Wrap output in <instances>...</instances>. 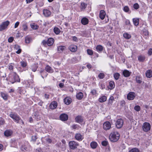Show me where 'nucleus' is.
Instances as JSON below:
<instances>
[{
  "label": "nucleus",
  "instance_id": "52",
  "mask_svg": "<svg viewBox=\"0 0 152 152\" xmlns=\"http://www.w3.org/2000/svg\"><path fill=\"white\" fill-rule=\"evenodd\" d=\"M4 119L1 118H0V126L3 125L4 123Z\"/></svg>",
  "mask_w": 152,
  "mask_h": 152
},
{
  "label": "nucleus",
  "instance_id": "53",
  "mask_svg": "<svg viewBox=\"0 0 152 152\" xmlns=\"http://www.w3.org/2000/svg\"><path fill=\"white\" fill-rule=\"evenodd\" d=\"M23 30L24 31H26L27 29V28H28V27H27V25L26 24L23 25Z\"/></svg>",
  "mask_w": 152,
  "mask_h": 152
},
{
  "label": "nucleus",
  "instance_id": "57",
  "mask_svg": "<svg viewBox=\"0 0 152 152\" xmlns=\"http://www.w3.org/2000/svg\"><path fill=\"white\" fill-rule=\"evenodd\" d=\"M13 40V38L12 37H10L8 39V42H12Z\"/></svg>",
  "mask_w": 152,
  "mask_h": 152
},
{
  "label": "nucleus",
  "instance_id": "18",
  "mask_svg": "<svg viewBox=\"0 0 152 152\" xmlns=\"http://www.w3.org/2000/svg\"><path fill=\"white\" fill-rule=\"evenodd\" d=\"M64 102L66 105H69L71 102V99L68 97H66L64 99Z\"/></svg>",
  "mask_w": 152,
  "mask_h": 152
},
{
  "label": "nucleus",
  "instance_id": "8",
  "mask_svg": "<svg viewBox=\"0 0 152 152\" xmlns=\"http://www.w3.org/2000/svg\"><path fill=\"white\" fill-rule=\"evenodd\" d=\"M136 96L134 92H129L127 95V99L129 100H133Z\"/></svg>",
  "mask_w": 152,
  "mask_h": 152
},
{
  "label": "nucleus",
  "instance_id": "39",
  "mask_svg": "<svg viewBox=\"0 0 152 152\" xmlns=\"http://www.w3.org/2000/svg\"><path fill=\"white\" fill-rule=\"evenodd\" d=\"M120 75L119 73H115L114 75V77L115 79L116 80H118L119 78Z\"/></svg>",
  "mask_w": 152,
  "mask_h": 152
},
{
  "label": "nucleus",
  "instance_id": "51",
  "mask_svg": "<svg viewBox=\"0 0 152 152\" xmlns=\"http://www.w3.org/2000/svg\"><path fill=\"white\" fill-rule=\"evenodd\" d=\"M31 39L30 38L26 37L25 38V42L26 43H29L30 42Z\"/></svg>",
  "mask_w": 152,
  "mask_h": 152
},
{
  "label": "nucleus",
  "instance_id": "49",
  "mask_svg": "<svg viewBox=\"0 0 152 152\" xmlns=\"http://www.w3.org/2000/svg\"><path fill=\"white\" fill-rule=\"evenodd\" d=\"M72 128L73 129H78L79 126L77 124H74L72 126Z\"/></svg>",
  "mask_w": 152,
  "mask_h": 152
},
{
  "label": "nucleus",
  "instance_id": "7",
  "mask_svg": "<svg viewBox=\"0 0 152 152\" xmlns=\"http://www.w3.org/2000/svg\"><path fill=\"white\" fill-rule=\"evenodd\" d=\"M9 23L10 22L8 20L2 23L0 25V31H2L6 28Z\"/></svg>",
  "mask_w": 152,
  "mask_h": 152
},
{
  "label": "nucleus",
  "instance_id": "42",
  "mask_svg": "<svg viewBox=\"0 0 152 152\" xmlns=\"http://www.w3.org/2000/svg\"><path fill=\"white\" fill-rule=\"evenodd\" d=\"M31 28L33 29H37L39 27V26L35 24H33L31 25Z\"/></svg>",
  "mask_w": 152,
  "mask_h": 152
},
{
  "label": "nucleus",
  "instance_id": "28",
  "mask_svg": "<svg viewBox=\"0 0 152 152\" xmlns=\"http://www.w3.org/2000/svg\"><path fill=\"white\" fill-rule=\"evenodd\" d=\"M106 100V97L104 96H103L99 99V101L100 102H105Z\"/></svg>",
  "mask_w": 152,
  "mask_h": 152
},
{
  "label": "nucleus",
  "instance_id": "55",
  "mask_svg": "<svg viewBox=\"0 0 152 152\" xmlns=\"http://www.w3.org/2000/svg\"><path fill=\"white\" fill-rule=\"evenodd\" d=\"M26 149L27 148L25 145H22L21 147V150L23 151H24L25 150L26 151Z\"/></svg>",
  "mask_w": 152,
  "mask_h": 152
},
{
  "label": "nucleus",
  "instance_id": "29",
  "mask_svg": "<svg viewBox=\"0 0 152 152\" xmlns=\"http://www.w3.org/2000/svg\"><path fill=\"white\" fill-rule=\"evenodd\" d=\"M123 36L126 39H129L131 37V35L127 33L124 34Z\"/></svg>",
  "mask_w": 152,
  "mask_h": 152
},
{
  "label": "nucleus",
  "instance_id": "13",
  "mask_svg": "<svg viewBox=\"0 0 152 152\" xmlns=\"http://www.w3.org/2000/svg\"><path fill=\"white\" fill-rule=\"evenodd\" d=\"M57 106V103L56 101L52 102L50 105V108L51 109H55Z\"/></svg>",
  "mask_w": 152,
  "mask_h": 152
},
{
  "label": "nucleus",
  "instance_id": "44",
  "mask_svg": "<svg viewBox=\"0 0 152 152\" xmlns=\"http://www.w3.org/2000/svg\"><path fill=\"white\" fill-rule=\"evenodd\" d=\"M136 80L137 82L139 83H140L142 82L141 78L138 76H137L136 77Z\"/></svg>",
  "mask_w": 152,
  "mask_h": 152
},
{
  "label": "nucleus",
  "instance_id": "48",
  "mask_svg": "<svg viewBox=\"0 0 152 152\" xmlns=\"http://www.w3.org/2000/svg\"><path fill=\"white\" fill-rule=\"evenodd\" d=\"M87 53L89 55H92L93 53V50L90 49H88L87 50Z\"/></svg>",
  "mask_w": 152,
  "mask_h": 152
},
{
  "label": "nucleus",
  "instance_id": "24",
  "mask_svg": "<svg viewBox=\"0 0 152 152\" xmlns=\"http://www.w3.org/2000/svg\"><path fill=\"white\" fill-rule=\"evenodd\" d=\"M96 51L99 52H101L103 50V47L100 45H99L96 48Z\"/></svg>",
  "mask_w": 152,
  "mask_h": 152
},
{
  "label": "nucleus",
  "instance_id": "5",
  "mask_svg": "<svg viewBox=\"0 0 152 152\" xmlns=\"http://www.w3.org/2000/svg\"><path fill=\"white\" fill-rule=\"evenodd\" d=\"M142 128L144 132H147L150 130L151 129V125L148 123L145 122L143 124Z\"/></svg>",
  "mask_w": 152,
  "mask_h": 152
},
{
  "label": "nucleus",
  "instance_id": "20",
  "mask_svg": "<svg viewBox=\"0 0 152 152\" xmlns=\"http://www.w3.org/2000/svg\"><path fill=\"white\" fill-rule=\"evenodd\" d=\"M12 131L10 130H7L4 132V135L6 137H9L11 135Z\"/></svg>",
  "mask_w": 152,
  "mask_h": 152
},
{
  "label": "nucleus",
  "instance_id": "46",
  "mask_svg": "<svg viewBox=\"0 0 152 152\" xmlns=\"http://www.w3.org/2000/svg\"><path fill=\"white\" fill-rule=\"evenodd\" d=\"M87 6V5L84 3H82L80 6L81 9H85Z\"/></svg>",
  "mask_w": 152,
  "mask_h": 152
},
{
  "label": "nucleus",
  "instance_id": "61",
  "mask_svg": "<svg viewBox=\"0 0 152 152\" xmlns=\"http://www.w3.org/2000/svg\"><path fill=\"white\" fill-rule=\"evenodd\" d=\"M13 66L11 64H10L9 66L8 69L10 71L12 70L13 68Z\"/></svg>",
  "mask_w": 152,
  "mask_h": 152
},
{
  "label": "nucleus",
  "instance_id": "36",
  "mask_svg": "<svg viewBox=\"0 0 152 152\" xmlns=\"http://www.w3.org/2000/svg\"><path fill=\"white\" fill-rule=\"evenodd\" d=\"M138 59L140 61L142 62L145 59V57L144 56H140L138 57Z\"/></svg>",
  "mask_w": 152,
  "mask_h": 152
},
{
  "label": "nucleus",
  "instance_id": "56",
  "mask_svg": "<svg viewBox=\"0 0 152 152\" xmlns=\"http://www.w3.org/2000/svg\"><path fill=\"white\" fill-rule=\"evenodd\" d=\"M100 88L102 89H103L105 88V85L104 83H101L100 84Z\"/></svg>",
  "mask_w": 152,
  "mask_h": 152
},
{
  "label": "nucleus",
  "instance_id": "22",
  "mask_svg": "<svg viewBox=\"0 0 152 152\" xmlns=\"http://www.w3.org/2000/svg\"><path fill=\"white\" fill-rule=\"evenodd\" d=\"M123 74L125 77H128L131 74V73L127 70H125L123 71Z\"/></svg>",
  "mask_w": 152,
  "mask_h": 152
},
{
  "label": "nucleus",
  "instance_id": "15",
  "mask_svg": "<svg viewBox=\"0 0 152 152\" xmlns=\"http://www.w3.org/2000/svg\"><path fill=\"white\" fill-rule=\"evenodd\" d=\"M54 42V39L52 38H50L47 40L48 45V46H51L53 44Z\"/></svg>",
  "mask_w": 152,
  "mask_h": 152
},
{
  "label": "nucleus",
  "instance_id": "1",
  "mask_svg": "<svg viewBox=\"0 0 152 152\" xmlns=\"http://www.w3.org/2000/svg\"><path fill=\"white\" fill-rule=\"evenodd\" d=\"M9 80L12 83H14L16 82H20V79L16 73L12 72L10 75Z\"/></svg>",
  "mask_w": 152,
  "mask_h": 152
},
{
  "label": "nucleus",
  "instance_id": "9",
  "mask_svg": "<svg viewBox=\"0 0 152 152\" xmlns=\"http://www.w3.org/2000/svg\"><path fill=\"white\" fill-rule=\"evenodd\" d=\"M103 128L105 130H109L111 127L110 123L108 121L104 122L103 124Z\"/></svg>",
  "mask_w": 152,
  "mask_h": 152
},
{
  "label": "nucleus",
  "instance_id": "12",
  "mask_svg": "<svg viewBox=\"0 0 152 152\" xmlns=\"http://www.w3.org/2000/svg\"><path fill=\"white\" fill-rule=\"evenodd\" d=\"M106 13L104 10H101L99 12V17L101 20H103L105 17Z\"/></svg>",
  "mask_w": 152,
  "mask_h": 152
},
{
  "label": "nucleus",
  "instance_id": "47",
  "mask_svg": "<svg viewBox=\"0 0 152 152\" xmlns=\"http://www.w3.org/2000/svg\"><path fill=\"white\" fill-rule=\"evenodd\" d=\"M77 61V59L76 57H73L71 60V62L72 63H75Z\"/></svg>",
  "mask_w": 152,
  "mask_h": 152
},
{
  "label": "nucleus",
  "instance_id": "60",
  "mask_svg": "<svg viewBox=\"0 0 152 152\" xmlns=\"http://www.w3.org/2000/svg\"><path fill=\"white\" fill-rule=\"evenodd\" d=\"M42 43L44 45H45L46 44L48 45L47 40H43L42 42Z\"/></svg>",
  "mask_w": 152,
  "mask_h": 152
},
{
  "label": "nucleus",
  "instance_id": "21",
  "mask_svg": "<svg viewBox=\"0 0 152 152\" xmlns=\"http://www.w3.org/2000/svg\"><path fill=\"white\" fill-rule=\"evenodd\" d=\"M69 49L72 52H74L76 51L77 47L74 45H71L69 47Z\"/></svg>",
  "mask_w": 152,
  "mask_h": 152
},
{
  "label": "nucleus",
  "instance_id": "64",
  "mask_svg": "<svg viewBox=\"0 0 152 152\" xmlns=\"http://www.w3.org/2000/svg\"><path fill=\"white\" fill-rule=\"evenodd\" d=\"M36 152H42V151L41 148H38L36 149Z\"/></svg>",
  "mask_w": 152,
  "mask_h": 152
},
{
  "label": "nucleus",
  "instance_id": "27",
  "mask_svg": "<svg viewBox=\"0 0 152 152\" xmlns=\"http://www.w3.org/2000/svg\"><path fill=\"white\" fill-rule=\"evenodd\" d=\"M90 145L92 148L95 149L96 148L97 144L96 142L93 141L91 142Z\"/></svg>",
  "mask_w": 152,
  "mask_h": 152
},
{
  "label": "nucleus",
  "instance_id": "63",
  "mask_svg": "<svg viewBox=\"0 0 152 152\" xmlns=\"http://www.w3.org/2000/svg\"><path fill=\"white\" fill-rule=\"evenodd\" d=\"M19 23H20L18 21V22H16L15 23V28H16L18 27V25L19 24Z\"/></svg>",
  "mask_w": 152,
  "mask_h": 152
},
{
  "label": "nucleus",
  "instance_id": "6",
  "mask_svg": "<svg viewBox=\"0 0 152 152\" xmlns=\"http://www.w3.org/2000/svg\"><path fill=\"white\" fill-rule=\"evenodd\" d=\"M123 124L124 122L123 120L119 119L116 121L115 123V126L117 128L120 129L122 127Z\"/></svg>",
  "mask_w": 152,
  "mask_h": 152
},
{
  "label": "nucleus",
  "instance_id": "2",
  "mask_svg": "<svg viewBox=\"0 0 152 152\" xmlns=\"http://www.w3.org/2000/svg\"><path fill=\"white\" fill-rule=\"evenodd\" d=\"M119 137L120 134L117 131H114L111 132L109 137L110 141L113 142H117Z\"/></svg>",
  "mask_w": 152,
  "mask_h": 152
},
{
  "label": "nucleus",
  "instance_id": "33",
  "mask_svg": "<svg viewBox=\"0 0 152 152\" xmlns=\"http://www.w3.org/2000/svg\"><path fill=\"white\" fill-rule=\"evenodd\" d=\"M125 24L126 25H128L129 27H127V28L129 30H130V28L131 27V26L129 20H126L125 21Z\"/></svg>",
  "mask_w": 152,
  "mask_h": 152
},
{
  "label": "nucleus",
  "instance_id": "38",
  "mask_svg": "<svg viewBox=\"0 0 152 152\" xmlns=\"http://www.w3.org/2000/svg\"><path fill=\"white\" fill-rule=\"evenodd\" d=\"M114 100V97L113 96H112L110 97L109 101L108 102V104L109 105H110V104H111L112 103L113 101Z\"/></svg>",
  "mask_w": 152,
  "mask_h": 152
},
{
  "label": "nucleus",
  "instance_id": "19",
  "mask_svg": "<svg viewBox=\"0 0 152 152\" xmlns=\"http://www.w3.org/2000/svg\"><path fill=\"white\" fill-rule=\"evenodd\" d=\"M43 14L45 17H47L50 15L51 13L49 10L46 9L43 10Z\"/></svg>",
  "mask_w": 152,
  "mask_h": 152
},
{
  "label": "nucleus",
  "instance_id": "37",
  "mask_svg": "<svg viewBox=\"0 0 152 152\" xmlns=\"http://www.w3.org/2000/svg\"><path fill=\"white\" fill-rule=\"evenodd\" d=\"M91 93L93 95L96 96L97 93L96 90L93 89L91 91Z\"/></svg>",
  "mask_w": 152,
  "mask_h": 152
},
{
  "label": "nucleus",
  "instance_id": "17",
  "mask_svg": "<svg viewBox=\"0 0 152 152\" xmlns=\"http://www.w3.org/2000/svg\"><path fill=\"white\" fill-rule=\"evenodd\" d=\"M1 97L5 101H7V100L9 96L7 94L4 92H1Z\"/></svg>",
  "mask_w": 152,
  "mask_h": 152
},
{
  "label": "nucleus",
  "instance_id": "59",
  "mask_svg": "<svg viewBox=\"0 0 152 152\" xmlns=\"http://www.w3.org/2000/svg\"><path fill=\"white\" fill-rule=\"evenodd\" d=\"M62 143L63 144H64V145H62L61 148H65V145H64V144L66 143V141L64 140H63L62 141Z\"/></svg>",
  "mask_w": 152,
  "mask_h": 152
},
{
  "label": "nucleus",
  "instance_id": "26",
  "mask_svg": "<svg viewBox=\"0 0 152 152\" xmlns=\"http://www.w3.org/2000/svg\"><path fill=\"white\" fill-rule=\"evenodd\" d=\"M146 76L149 78L151 77L152 76V72L151 70H148L145 73Z\"/></svg>",
  "mask_w": 152,
  "mask_h": 152
},
{
  "label": "nucleus",
  "instance_id": "4",
  "mask_svg": "<svg viewBox=\"0 0 152 152\" xmlns=\"http://www.w3.org/2000/svg\"><path fill=\"white\" fill-rule=\"evenodd\" d=\"M79 145L77 142L75 141H70L69 142V145L70 149L74 150L77 148Z\"/></svg>",
  "mask_w": 152,
  "mask_h": 152
},
{
  "label": "nucleus",
  "instance_id": "11",
  "mask_svg": "<svg viewBox=\"0 0 152 152\" xmlns=\"http://www.w3.org/2000/svg\"><path fill=\"white\" fill-rule=\"evenodd\" d=\"M75 120L76 122L80 124L83 122V119L81 116L78 115L75 118Z\"/></svg>",
  "mask_w": 152,
  "mask_h": 152
},
{
  "label": "nucleus",
  "instance_id": "14",
  "mask_svg": "<svg viewBox=\"0 0 152 152\" xmlns=\"http://www.w3.org/2000/svg\"><path fill=\"white\" fill-rule=\"evenodd\" d=\"M75 138L76 140L79 141H82L83 139V137L82 135L80 133L76 134L75 136Z\"/></svg>",
  "mask_w": 152,
  "mask_h": 152
},
{
  "label": "nucleus",
  "instance_id": "62",
  "mask_svg": "<svg viewBox=\"0 0 152 152\" xmlns=\"http://www.w3.org/2000/svg\"><path fill=\"white\" fill-rule=\"evenodd\" d=\"M143 35L145 36H147L148 35V32L147 31H143Z\"/></svg>",
  "mask_w": 152,
  "mask_h": 152
},
{
  "label": "nucleus",
  "instance_id": "16",
  "mask_svg": "<svg viewBox=\"0 0 152 152\" xmlns=\"http://www.w3.org/2000/svg\"><path fill=\"white\" fill-rule=\"evenodd\" d=\"M89 20L88 18L84 17L82 18L81 20V23L83 25H86L88 23Z\"/></svg>",
  "mask_w": 152,
  "mask_h": 152
},
{
  "label": "nucleus",
  "instance_id": "32",
  "mask_svg": "<svg viewBox=\"0 0 152 152\" xmlns=\"http://www.w3.org/2000/svg\"><path fill=\"white\" fill-rule=\"evenodd\" d=\"M53 30L54 33L56 34H59L60 32V29L57 27H55L54 28Z\"/></svg>",
  "mask_w": 152,
  "mask_h": 152
},
{
  "label": "nucleus",
  "instance_id": "43",
  "mask_svg": "<svg viewBox=\"0 0 152 152\" xmlns=\"http://www.w3.org/2000/svg\"><path fill=\"white\" fill-rule=\"evenodd\" d=\"M134 109L137 111H139L140 110L141 108L139 106L137 105L134 107Z\"/></svg>",
  "mask_w": 152,
  "mask_h": 152
},
{
  "label": "nucleus",
  "instance_id": "3",
  "mask_svg": "<svg viewBox=\"0 0 152 152\" xmlns=\"http://www.w3.org/2000/svg\"><path fill=\"white\" fill-rule=\"evenodd\" d=\"M10 116L17 123L24 124V122L18 115L14 114H10Z\"/></svg>",
  "mask_w": 152,
  "mask_h": 152
},
{
  "label": "nucleus",
  "instance_id": "34",
  "mask_svg": "<svg viewBox=\"0 0 152 152\" xmlns=\"http://www.w3.org/2000/svg\"><path fill=\"white\" fill-rule=\"evenodd\" d=\"M20 63L21 66L23 67H25L27 66V63L25 61H20Z\"/></svg>",
  "mask_w": 152,
  "mask_h": 152
},
{
  "label": "nucleus",
  "instance_id": "31",
  "mask_svg": "<svg viewBox=\"0 0 152 152\" xmlns=\"http://www.w3.org/2000/svg\"><path fill=\"white\" fill-rule=\"evenodd\" d=\"M114 82L113 81H110L109 82L110 88L111 89H113L115 87Z\"/></svg>",
  "mask_w": 152,
  "mask_h": 152
},
{
  "label": "nucleus",
  "instance_id": "58",
  "mask_svg": "<svg viewBox=\"0 0 152 152\" xmlns=\"http://www.w3.org/2000/svg\"><path fill=\"white\" fill-rule=\"evenodd\" d=\"M20 48V47L17 45H15L14 46V48L16 50H17Z\"/></svg>",
  "mask_w": 152,
  "mask_h": 152
},
{
  "label": "nucleus",
  "instance_id": "25",
  "mask_svg": "<svg viewBox=\"0 0 152 152\" xmlns=\"http://www.w3.org/2000/svg\"><path fill=\"white\" fill-rule=\"evenodd\" d=\"M45 69L49 73H51L53 72V69H52V68L49 65H47L46 66Z\"/></svg>",
  "mask_w": 152,
  "mask_h": 152
},
{
  "label": "nucleus",
  "instance_id": "45",
  "mask_svg": "<svg viewBox=\"0 0 152 152\" xmlns=\"http://www.w3.org/2000/svg\"><path fill=\"white\" fill-rule=\"evenodd\" d=\"M133 7L135 9L137 10L139 8V6L138 3H136L134 4Z\"/></svg>",
  "mask_w": 152,
  "mask_h": 152
},
{
  "label": "nucleus",
  "instance_id": "50",
  "mask_svg": "<svg viewBox=\"0 0 152 152\" xmlns=\"http://www.w3.org/2000/svg\"><path fill=\"white\" fill-rule=\"evenodd\" d=\"M108 144V142L106 141H104L102 142V144L103 146H106Z\"/></svg>",
  "mask_w": 152,
  "mask_h": 152
},
{
  "label": "nucleus",
  "instance_id": "40",
  "mask_svg": "<svg viewBox=\"0 0 152 152\" xmlns=\"http://www.w3.org/2000/svg\"><path fill=\"white\" fill-rule=\"evenodd\" d=\"M104 75L103 73H100L98 75V77L100 79H103L104 77Z\"/></svg>",
  "mask_w": 152,
  "mask_h": 152
},
{
  "label": "nucleus",
  "instance_id": "30",
  "mask_svg": "<svg viewBox=\"0 0 152 152\" xmlns=\"http://www.w3.org/2000/svg\"><path fill=\"white\" fill-rule=\"evenodd\" d=\"M133 23L135 26H137L139 24V19L138 18H133Z\"/></svg>",
  "mask_w": 152,
  "mask_h": 152
},
{
  "label": "nucleus",
  "instance_id": "54",
  "mask_svg": "<svg viewBox=\"0 0 152 152\" xmlns=\"http://www.w3.org/2000/svg\"><path fill=\"white\" fill-rule=\"evenodd\" d=\"M124 10L125 12H127L129 11V9L128 7L126 6L125 7H124Z\"/></svg>",
  "mask_w": 152,
  "mask_h": 152
},
{
  "label": "nucleus",
  "instance_id": "23",
  "mask_svg": "<svg viewBox=\"0 0 152 152\" xmlns=\"http://www.w3.org/2000/svg\"><path fill=\"white\" fill-rule=\"evenodd\" d=\"M83 96V94L81 92L77 93L76 95V98L79 100L81 99Z\"/></svg>",
  "mask_w": 152,
  "mask_h": 152
},
{
  "label": "nucleus",
  "instance_id": "35",
  "mask_svg": "<svg viewBox=\"0 0 152 152\" xmlns=\"http://www.w3.org/2000/svg\"><path fill=\"white\" fill-rule=\"evenodd\" d=\"M65 48V47L64 46H58V50L59 52H61V51H63Z\"/></svg>",
  "mask_w": 152,
  "mask_h": 152
},
{
  "label": "nucleus",
  "instance_id": "41",
  "mask_svg": "<svg viewBox=\"0 0 152 152\" xmlns=\"http://www.w3.org/2000/svg\"><path fill=\"white\" fill-rule=\"evenodd\" d=\"M129 152H139V151L137 148H134L130 150Z\"/></svg>",
  "mask_w": 152,
  "mask_h": 152
},
{
  "label": "nucleus",
  "instance_id": "10",
  "mask_svg": "<svg viewBox=\"0 0 152 152\" xmlns=\"http://www.w3.org/2000/svg\"><path fill=\"white\" fill-rule=\"evenodd\" d=\"M68 115L65 113L61 114L60 116V118L62 121H66L68 119Z\"/></svg>",
  "mask_w": 152,
  "mask_h": 152
}]
</instances>
